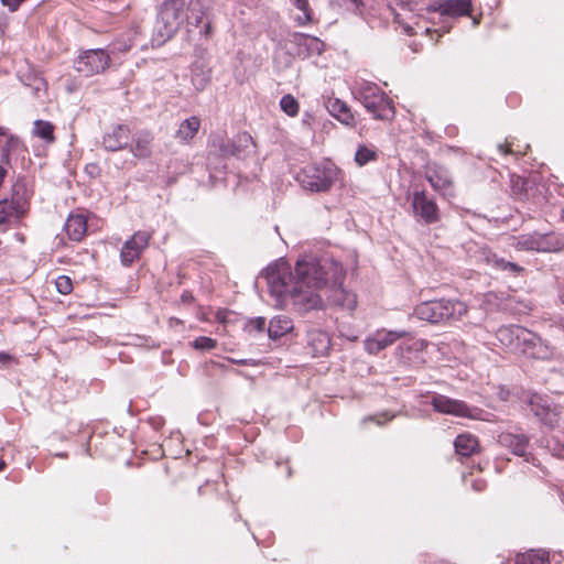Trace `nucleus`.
<instances>
[{"mask_svg":"<svg viewBox=\"0 0 564 564\" xmlns=\"http://www.w3.org/2000/svg\"><path fill=\"white\" fill-rule=\"evenodd\" d=\"M265 279L270 293L278 299L290 296L297 312L306 313L322 307V299L315 292L316 289H306L294 282L293 273L285 263L269 267Z\"/></svg>","mask_w":564,"mask_h":564,"instance_id":"1","label":"nucleus"},{"mask_svg":"<svg viewBox=\"0 0 564 564\" xmlns=\"http://www.w3.org/2000/svg\"><path fill=\"white\" fill-rule=\"evenodd\" d=\"M293 278L294 282L306 289H323L338 285L344 278V269L332 258L304 256L296 261Z\"/></svg>","mask_w":564,"mask_h":564,"instance_id":"2","label":"nucleus"},{"mask_svg":"<svg viewBox=\"0 0 564 564\" xmlns=\"http://www.w3.org/2000/svg\"><path fill=\"white\" fill-rule=\"evenodd\" d=\"M28 209V188L23 177H18L11 187L10 197L0 200V232L18 227Z\"/></svg>","mask_w":564,"mask_h":564,"instance_id":"3","label":"nucleus"},{"mask_svg":"<svg viewBox=\"0 0 564 564\" xmlns=\"http://www.w3.org/2000/svg\"><path fill=\"white\" fill-rule=\"evenodd\" d=\"M359 100L375 119L389 120L394 116L392 100L376 84L362 82L354 91Z\"/></svg>","mask_w":564,"mask_h":564,"instance_id":"4","label":"nucleus"},{"mask_svg":"<svg viewBox=\"0 0 564 564\" xmlns=\"http://www.w3.org/2000/svg\"><path fill=\"white\" fill-rule=\"evenodd\" d=\"M466 313L467 306L465 303L444 299L422 302L414 308L417 318L432 324L460 319Z\"/></svg>","mask_w":564,"mask_h":564,"instance_id":"5","label":"nucleus"},{"mask_svg":"<svg viewBox=\"0 0 564 564\" xmlns=\"http://www.w3.org/2000/svg\"><path fill=\"white\" fill-rule=\"evenodd\" d=\"M338 170L330 162L308 164L299 175L302 187L313 193L327 192L337 180Z\"/></svg>","mask_w":564,"mask_h":564,"instance_id":"6","label":"nucleus"},{"mask_svg":"<svg viewBox=\"0 0 564 564\" xmlns=\"http://www.w3.org/2000/svg\"><path fill=\"white\" fill-rule=\"evenodd\" d=\"M412 216L421 225H434L440 221V208L435 199L425 189L414 188L409 194Z\"/></svg>","mask_w":564,"mask_h":564,"instance_id":"7","label":"nucleus"},{"mask_svg":"<svg viewBox=\"0 0 564 564\" xmlns=\"http://www.w3.org/2000/svg\"><path fill=\"white\" fill-rule=\"evenodd\" d=\"M182 9L167 2L162 4L153 28L152 45L160 46L173 36L178 26V15Z\"/></svg>","mask_w":564,"mask_h":564,"instance_id":"8","label":"nucleus"},{"mask_svg":"<svg viewBox=\"0 0 564 564\" xmlns=\"http://www.w3.org/2000/svg\"><path fill=\"white\" fill-rule=\"evenodd\" d=\"M431 405L436 412L443 414H451L462 417H469L482 421H490V414L478 409L469 408L465 402L456 399H451L443 394H435L431 399Z\"/></svg>","mask_w":564,"mask_h":564,"instance_id":"9","label":"nucleus"},{"mask_svg":"<svg viewBox=\"0 0 564 564\" xmlns=\"http://www.w3.org/2000/svg\"><path fill=\"white\" fill-rule=\"evenodd\" d=\"M110 65V54L104 48L82 51L74 61L75 69L86 77L104 73Z\"/></svg>","mask_w":564,"mask_h":564,"instance_id":"10","label":"nucleus"},{"mask_svg":"<svg viewBox=\"0 0 564 564\" xmlns=\"http://www.w3.org/2000/svg\"><path fill=\"white\" fill-rule=\"evenodd\" d=\"M517 250L553 252L560 249V242L552 232H532L513 238L511 243Z\"/></svg>","mask_w":564,"mask_h":564,"instance_id":"11","label":"nucleus"},{"mask_svg":"<svg viewBox=\"0 0 564 564\" xmlns=\"http://www.w3.org/2000/svg\"><path fill=\"white\" fill-rule=\"evenodd\" d=\"M518 341L517 347L523 355L530 358L543 359L550 355L549 348L542 339L524 327L516 329Z\"/></svg>","mask_w":564,"mask_h":564,"instance_id":"12","label":"nucleus"},{"mask_svg":"<svg viewBox=\"0 0 564 564\" xmlns=\"http://www.w3.org/2000/svg\"><path fill=\"white\" fill-rule=\"evenodd\" d=\"M425 178L432 188L447 197L454 195L453 180L449 171L436 163H429L425 167Z\"/></svg>","mask_w":564,"mask_h":564,"instance_id":"13","label":"nucleus"},{"mask_svg":"<svg viewBox=\"0 0 564 564\" xmlns=\"http://www.w3.org/2000/svg\"><path fill=\"white\" fill-rule=\"evenodd\" d=\"M212 145L219 151L221 156L240 158L250 147L253 145V140L248 132H242L232 141L225 140L221 137H216L212 141Z\"/></svg>","mask_w":564,"mask_h":564,"instance_id":"14","label":"nucleus"},{"mask_svg":"<svg viewBox=\"0 0 564 564\" xmlns=\"http://www.w3.org/2000/svg\"><path fill=\"white\" fill-rule=\"evenodd\" d=\"M151 234L144 230L137 231L129 240H127L120 252L121 262L123 265L129 267L138 260L149 246Z\"/></svg>","mask_w":564,"mask_h":564,"instance_id":"15","label":"nucleus"},{"mask_svg":"<svg viewBox=\"0 0 564 564\" xmlns=\"http://www.w3.org/2000/svg\"><path fill=\"white\" fill-rule=\"evenodd\" d=\"M431 9L445 19H455L470 15L473 3L471 0H438L431 4Z\"/></svg>","mask_w":564,"mask_h":564,"instance_id":"16","label":"nucleus"},{"mask_svg":"<svg viewBox=\"0 0 564 564\" xmlns=\"http://www.w3.org/2000/svg\"><path fill=\"white\" fill-rule=\"evenodd\" d=\"M498 443L512 454L524 457L525 462H530V454L528 453L530 438L527 434L502 432L498 435Z\"/></svg>","mask_w":564,"mask_h":564,"instance_id":"17","label":"nucleus"},{"mask_svg":"<svg viewBox=\"0 0 564 564\" xmlns=\"http://www.w3.org/2000/svg\"><path fill=\"white\" fill-rule=\"evenodd\" d=\"M290 36V42L297 46L296 55L301 58L321 55L324 51V43L315 36L299 32H294Z\"/></svg>","mask_w":564,"mask_h":564,"instance_id":"18","label":"nucleus"},{"mask_svg":"<svg viewBox=\"0 0 564 564\" xmlns=\"http://www.w3.org/2000/svg\"><path fill=\"white\" fill-rule=\"evenodd\" d=\"M405 330H381L372 337L365 340V349L372 355L379 354L381 350L392 345L397 339L408 336Z\"/></svg>","mask_w":564,"mask_h":564,"instance_id":"19","label":"nucleus"},{"mask_svg":"<svg viewBox=\"0 0 564 564\" xmlns=\"http://www.w3.org/2000/svg\"><path fill=\"white\" fill-rule=\"evenodd\" d=\"M131 131L126 124H117L112 127L102 137V147L107 151L116 152L126 149L130 142Z\"/></svg>","mask_w":564,"mask_h":564,"instance_id":"20","label":"nucleus"},{"mask_svg":"<svg viewBox=\"0 0 564 564\" xmlns=\"http://www.w3.org/2000/svg\"><path fill=\"white\" fill-rule=\"evenodd\" d=\"M531 411L539 417V420L550 426L554 427L558 423V414L555 409H552L547 400L542 395L532 394L529 401Z\"/></svg>","mask_w":564,"mask_h":564,"instance_id":"21","label":"nucleus"},{"mask_svg":"<svg viewBox=\"0 0 564 564\" xmlns=\"http://www.w3.org/2000/svg\"><path fill=\"white\" fill-rule=\"evenodd\" d=\"M214 19L213 0H191L188 4V23L200 26L204 20Z\"/></svg>","mask_w":564,"mask_h":564,"instance_id":"22","label":"nucleus"},{"mask_svg":"<svg viewBox=\"0 0 564 564\" xmlns=\"http://www.w3.org/2000/svg\"><path fill=\"white\" fill-rule=\"evenodd\" d=\"M480 259L488 265H491L494 269L507 271L512 275H517L523 270V268L517 264L516 262L505 260L503 258L499 257L496 252L491 251L488 248H482L480 250Z\"/></svg>","mask_w":564,"mask_h":564,"instance_id":"23","label":"nucleus"},{"mask_svg":"<svg viewBox=\"0 0 564 564\" xmlns=\"http://www.w3.org/2000/svg\"><path fill=\"white\" fill-rule=\"evenodd\" d=\"M345 276L340 280L338 285H328L327 289L332 291V302L345 310L352 311L357 305V296L355 293L343 288Z\"/></svg>","mask_w":564,"mask_h":564,"instance_id":"24","label":"nucleus"},{"mask_svg":"<svg viewBox=\"0 0 564 564\" xmlns=\"http://www.w3.org/2000/svg\"><path fill=\"white\" fill-rule=\"evenodd\" d=\"M64 229L70 240L80 241L87 231V220L83 215L70 214L65 221Z\"/></svg>","mask_w":564,"mask_h":564,"instance_id":"25","label":"nucleus"},{"mask_svg":"<svg viewBox=\"0 0 564 564\" xmlns=\"http://www.w3.org/2000/svg\"><path fill=\"white\" fill-rule=\"evenodd\" d=\"M293 321L286 315H276L272 317L268 326V335L275 340L286 335L293 329Z\"/></svg>","mask_w":564,"mask_h":564,"instance_id":"26","label":"nucleus"},{"mask_svg":"<svg viewBox=\"0 0 564 564\" xmlns=\"http://www.w3.org/2000/svg\"><path fill=\"white\" fill-rule=\"evenodd\" d=\"M199 128L200 119L196 116H192L180 123L175 137L182 143H188L197 134Z\"/></svg>","mask_w":564,"mask_h":564,"instance_id":"27","label":"nucleus"},{"mask_svg":"<svg viewBox=\"0 0 564 564\" xmlns=\"http://www.w3.org/2000/svg\"><path fill=\"white\" fill-rule=\"evenodd\" d=\"M329 113L346 126L354 123V116L346 102L340 99H330L327 104Z\"/></svg>","mask_w":564,"mask_h":564,"instance_id":"28","label":"nucleus"},{"mask_svg":"<svg viewBox=\"0 0 564 564\" xmlns=\"http://www.w3.org/2000/svg\"><path fill=\"white\" fill-rule=\"evenodd\" d=\"M210 80V69L203 61H196L192 66V83L196 90H204Z\"/></svg>","mask_w":564,"mask_h":564,"instance_id":"29","label":"nucleus"},{"mask_svg":"<svg viewBox=\"0 0 564 564\" xmlns=\"http://www.w3.org/2000/svg\"><path fill=\"white\" fill-rule=\"evenodd\" d=\"M455 451L462 456H470L478 449V440L470 434H459L454 442Z\"/></svg>","mask_w":564,"mask_h":564,"instance_id":"30","label":"nucleus"},{"mask_svg":"<svg viewBox=\"0 0 564 564\" xmlns=\"http://www.w3.org/2000/svg\"><path fill=\"white\" fill-rule=\"evenodd\" d=\"M517 564H546L549 563V552L544 550H530L517 557Z\"/></svg>","mask_w":564,"mask_h":564,"instance_id":"31","label":"nucleus"},{"mask_svg":"<svg viewBox=\"0 0 564 564\" xmlns=\"http://www.w3.org/2000/svg\"><path fill=\"white\" fill-rule=\"evenodd\" d=\"M32 132L34 135L44 140L46 143H53L55 140L54 126L50 121L35 120Z\"/></svg>","mask_w":564,"mask_h":564,"instance_id":"32","label":"nucleus"},{"mask_svg":"<svg viewBox=\"0 0 564 564\" xmlns=\"http://www.w3.org/2000/svg\"><path fill=\"white\" fill-rule=\"evenodd\" d=\"M516 329H521V326L511 325V326H505L498 329L497 336L498 339L503 344L512 349H518L517 341L518 336L516 333Z\"/></svg>","mask_w":564,"mask_h":564,"instance_id":"33","label":"nucleus"},{"mask_svg":"<svg viewBox=\"0 0 564 564\" xmlns=\"http://www.w3.org/2000/svg\"><path fill=\"white\" fill-rule=\"evenodd\" d=\"M291 3L300 11H302V15L295 17L294 21L299 26L306 25L312 22L313 13L310 8L308 0H290Z\"/></svg>","mask_w":564,"mask_h":564,"instance_id":"34","label":"nucleus"},{"mask_svg":"<svg viewBox=\"0 0 564 564\" xmlns=\"http://www.w3.org/2000/svg\"><path fill=\"white\" fill-rule=\"evenodd\" d=\"M150 142L151 139L149 134L141 135L137 139L135 145L130 148V151L133 153L134 156L147 158L151 153Z\"/></svg>","mask_w":564,"mask_h":564,"instance_id":"35","label":"nucleus"},{"mask_svg":"<svg viewBox=\"0 0 564 564\" xmlns=\"http://www.w3.org/2000/svg\"><path fill=\"white\" fill-rule=\"evenodd\" d=\"M311 343L313 345L317 343V345L315 346V351L321 355L326 354L330 347V339L327 336V334L323 332L312 334Z\"/></svg>","mask_w":564,"mask_h":564,"instance_id":"36","label":"nucleus"},{"mask_svg":"<svg viewBox=\"0 0 564 564\" xmlns=\"http://www.w3.org/2000/svg\"><path fill=\"white\" fill-rule=\"evenodd\" d=\"M377 153L373 149L366 145H359L355 153V161L359 166H364L370 161L376 160Z\"/></svg>","mask_w":564,"mask_h":564,"instance_id":"37","label":"nucleus"},{"mask_svg":"<svg viewBox=\"0 0 564 564\" xmlns=\"http://www.w3.org/2000/svg\"><path fill=\"white\" fill-rule=\"evenodd\" d=\"M281 109L289 116L294 117L299 113V101L290 94L284 95L280 100Z\"/></svg>","mask_w":564,"mask_h":564,"instance_id":"38","label":"nucleus"},{"mask_svg":"<svg viewBox=\"0 0 564 564\" xmlns=\"http://www.w3.org/2000/svg\"><path fill=\"white\" fill-rule=\"evenodd\" d=\"M192 346L197 350L208 351L216 348L217 341L210 337L200 336L194 339Z\"/></svg>","mask_w":564,"mask_h":564,"instance_id":"39","label":"nucleus"},{"mask_svg":"<svg viewBox=\"0 0 564 564\" xmlns=\"http://www.w3.org/2000/svg\"><path fill=\"white\" fill-rule=\"evenodd\" d=\"M265 324H267L265 318L262 316L249 318L246 322L245 330H247L248 333H252V332L260 333L265 329Z\"/></svg>","mask_w":564,"mask_h":564,"instance_id":"40","label":"nucleus"},{"mask_svg":"<svg viewBox=\"0 0 564 564\" xmlns=\"http://www.w3.org/2000/svg\"><path fill=\"white\" fill-rule=\"evenodd\" d=\"M56 290L64 295H67L73 290V282L72 280L66 275H59L55 280Z\"/></svg>","mask_w":564,"mask_h":564,"instance_id":"41","label":"nucleus"},{"mask_svg":"<svg viewBox=\"0 0 564 564\" xmlns=\"http://www.w3.org/2000/svg\"><path fill=\"white\" fill-rule=\"evenodd\" d=\"M394 416H395V414H391L389 412H382L380 414L369 415V416L365 417L364 423L371 421V422L377 423L378 425H382L386 422L391 421Z\"/></svg>","mask_w":564,"mask_h":564,"instance_id":"42","label":"nucleus"},{"mask_svg":"<svg viewBox=\"0 0 564 564\" xmlns=\"http://www.w3.org/2000/svg\"><path fill=\"white\" fill-rule=\"evenodd\" d=\"M213 20L214 19H207V20H204V22L200 24V30H199V33L205 35V36H209L212 33H213Z\"/></svg>","mask_w":564,"mask_h":564,"instance_id":"43","label":"nucleus"},{"mask_svg":"<svg viewBox=\"0 0 564 564\" xmlns=\"http://www.w3.org/2000/svg\"><path fill=\"white\" fill-rule=\"evenodd\" d=\"M22 1L23 0H1V3L8 7L11 12H14L19 9Z\"/></svg>","mask_w":564,"mask_h":564,"instance_id":"44","label":"nucleus"},{"mask_svg":"<svg viewBox=\"0 0 564 564\" xmlns=\"http://www.w3.org/2000/svg\"><path fill=\"white\" fill-rule=\"evenodd\" d=\"M399 348L406 350H420L423 348V341H414L412 345L406 346L401 345Z\"/></svg>","mask_w":564,"mask_h":564,"instance_id":"45","label":"nucleus"},{"mask_svg":"<svg viewBox=\"0 0 564 564\" xmlns=\"http://www.w3.org/2000/svg\"><path fill=\"white\" fill-rule=\"evenodd\" d=\"M181 301L182 303L184 304H189L194 301V296L192 294V292L189 291H183L182 295H181Z\"/></svg>","mask_w":564,"mask_h":564,"instance_id":"46","label":"nucleus"},{"mask_svg":"<svg viewBox=\"0 0 564 564\" xmlns=\"http://www.w3.org/2000/svg\"><path fill=\"white\" fill-rule=\"evenodd\" d=\"M557 297L558 301L564 305V282L560 283L557 286Z\"/></svg>","mask_w":564,"mask_h":564,"instance_id":"47","label":"nucleus"},{"mask_svg":"<svg viewBox=\"0 0 564 564\" xmlns=\"http://www.w3.org/2000/svg\"><path fill=\"white\" fill-rule=\"evenodd\" d=\"M511 144H508V147L503 145V144H498V151L501 153V154H508V153H512L513 151L509 148Z\"/></svg>","mask_w":564,"mask_h":564,"instance_id":"48","label":"nucleus"},{"mask_svg":"<svg viewBox=\"0 0 564 564\" xmlns=\"http://www.w3.org/2000/svg\"><path fill=\"white\" fill-rule=\"evenodd\" d=\"M131 46H132V44H131V43H129V44L124 43L123 45H121V46H119V47H116V46H115V47H113V50H112V52H113L115 50H118V51H121V52H127Z\"/></svg>","mask_w":564,"mask_h":564,"instance_id":"49","label":"nucleus"},{"mask_svg":"<svg viewBox=\"0 0 564 564\" xmlns=\"http://www.w3.org/2000/svg\"><path fill=\"white\" fill-rule=\"evenodd\" d=\"M166 2L170 3L171 6H176V7L181 8V9L183 7V1L182 0H169Z\"/></svg>","mask_w":564,"mask_h":564,"instance_id":"50","label":"nucleus"},{"mask_svg":"<svg viewBox=\"0 0 564 564\" xmlns=\"http://www.w3.org/2000/svg\"><path fill=\"white\" fill-rule=\"evenodd\" d=\"M234 364L246 366L248 365V361L246 359H231Z\"/></svg>","mask_w":564,"mask_h":564,"instance_id":"51","label":"nucleus"},{"mask_svg":"<svg viewBox=\"0 0 564 564\" xmlns=\"http://www.w3.org/2000/svg\"><path fill=\"white\" fill-rule=\"evenodd\" d=\"M10 356L3 351H0V361H7Z\"/></svg>","mask_w":564,"mask_h":564,"instance_id":"52","label":"nucleus"},{"mask_svg":"<svg viewBox=\"0 0 564 564\" xmlns=\"http://www.w3.org/2000/svg\"><path fill=\"white\" fill-rule=\"evenodd\" d=\"M4 467V462L0 459V470H2Z\"/></svg>","mask_w":564,"mask_h":564,"instance_id":"53","label":"nucleus"},{"mask_svg":"<svg viewBox=\"0 0 564 564\" xmlns=\"http://www.w3.org/2000/svg\"><path fill=\"white\" fill-rule=\"evenodd\" d=\"M474 488L478 491L481 490V487L479 485H474Z\"/></svg>","mask_w":564,"mask_h":564,"instance_id":"54","label":"nucleus"},{"mask_svg":"<svg viewBox=\"0 0 564 564\" xmlns=\"http://www.w3.org/2000/svg\"><path fill=\"white\" fill-rule=\"evenodd\" d=\"M478 23H479V21L477 19L473 20V25H477Z\"/></svg>","mask_w":564,"mask_h":564,"instance_id":"55","label":"nucleus"},{"mask_svg":"<svg viewBox=\"0 0 564 564\" xmlns=\"http://www.w3.org/2000/svg\"><path fill=\"white\" fill-rule=\"evenodd\" d=\"M449 29H451V25H447L443 32L446 33L449 31Z\"/></svg>","mask_w":564,"mask_h":564,"instance_id":"56","label":"nucleus"},{"mask_svg":"<svg viewBox=\"0 0 564 564\" xmlns=\"http://www.w3.org/2000/svg\"><path fill=\"white\" fill-rule=\"evenodd\" d=\"M562 447L564 448V433H563V443H562Z\"/></svg>","mask_w":564,"mask_h":564,"instance_id":"57","label":"nucleus"},{"mask_svg":"<svg viewBox=\"0 0 564 564\" xmlns=\"http://www.w3.org/2000/svg\"><path fill=\"white\" fill-rule=\"evenodd\" d=\"M562 218H563V220H564V209H563V212H562Z\"/></svg>","mask_w":564,"mask_h":564,"instance_id":"58","label":"nucleus"}]
</instances>
